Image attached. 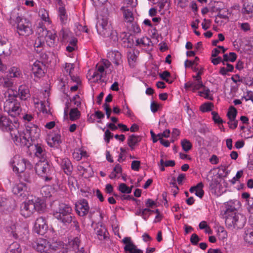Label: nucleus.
Masks as SVG:
<instances>
[{
  "instance_id": "f257e3e1",
  "label": "nucleus",
  "mask_w": 253,
  "mask_h": 253,
  "mask_svg": "<svg viewBox=\"0 0 253 253\" xmlns=\"http://www.w3.org/2000/svg\"><path fill=\"white\" fill-rule=\"evenodd\" d=\"M56 204L58 206L53 210L54 217L65 225L71 223V226L74 227L78 231H80L79 223L72 213L71 207L68 205L59 203L57 201L53 202L51 205V207L55 208Z\"/></svg>"
},
{
  "instance_id": "f03ea898",
  "label": "nucleus",
  "mask_w": 253,
  "mask_h": 253,
  "mask_svg": "<svg viewBox=\"0 0 253 253\" xmlns=\"http://www.w3.org/2000/svg\"><path fill=\"white\" fill-rule=\"evenodd\" d=\"M223 214L226 227L230 229H239L243 228L246 218L243 214L238 213L237 210L232 205L227 204Z\"/></svg>"
},
{
  "instance_id": "7ed1b4c3",
  "label": "nucleus",
  "mask_w": 253,
  "mask_h": 253,
  "mask_svg": "<svg viewBox=\"0 0 253 253\" xmlns=\"http://www.w3.org/2000/svg\"><path fill=\"white\" fill-rule=\"evenodd\" d=\"M4 96L5 98L7 97L4 102V111L7 112L9 115L13 117L19 115L21 108L20 103L16 99L18 97L17 91L8 89L5 92Z\"/></svg>"
},
{
  "instance_id": "20e7f679",
  "label": "nucleus",
  "mask_w": 253,
  "mask_h": 253,
  "mask_svg": "<svg viewBox=\"0 0 253 253\" xmlns=\"http://www.w3.org/2000/svg\"><path fill=\"white\" fill-rule=\"evenodd\" d=\"M9 19L16 23L17 32L19 35L27 36L33 33L31 22L19 16L16 11L11 12Z\"/></svg>"
},
{
  "instance_id": "39448f33",
  "label": "nucleus",
  "mask_w": 253,
  "mask_h": 253,
  "mask_svg": "<svg viewBox=\"0 0 253 253\" xmlns=\"http://www.w3.org/2000/svg\"><path fill=\"white\" fill-rule=\"evenodd\" d=\"M35 169L37 173L45 182H49L53 178L54 169L50 164L47 161L39 162L37 164Z\"/></svg>"
},
{
  "instance_id": "423d86ee",
  "label": "nucleus",
  "mask_w": 253,
  "mask_h": 253,
  "mask_svg": "<svg viewBox=\"0 0 253 253\" xmlns=\"http://www.w3.org/2000/svg\"><path fill=\"white\" fill-rule=\"evenodd\" d=\"M16 127L8 117L0 114V129L3 132H9L14 141L18 140Z\"/></svg>"
},
{
  "instance_id": "0eeeda50",
  "label": "nucleus",
  "mask_w": 253,
  "mask_h": 253,
  "mask_svg": "<svg viewBox=\"0 0 253 253\" xmlns=\"http://www.w3.org/2000/svg\"><path fill=\"white\" fill-rule=\"evenodd\" d=\"M12 167L13 171L17 173L23 172L25 169H31L33 168L32 165L28 160L25 159H20L19 157L14 158Z\"/></svg>"
},
{
  "instance_id": "6e6552de",
  "label": "nucleus",
  "mask_w": 253,
  "mask_h": 253,
  "mask_svg": "<svg viewBox=\"0 0 253 253\" xmlns=\"http://www.w3.org/2000/svg\"><path fill=\"white\" fill-rule=\"evenodd\" d=\"M96 27L98 33L103 37H109L110 35L112 27L106 18H103L99 20Z\"/></svg>"
},
{
  "instance_id": "1a4fd4ad",
  "label": "nucleus",
  "mask_w": 253,
  "mask_h": 253,
  "mask_svg": "<svg viewBox=\"0 0 253 253\" xmlns=\"http://www.w3.org/2000/svg\"><path fill=\"white\" fill-rule=\"evenodd\" d=\"M75 210L79 216H85L89 210L87 201L85 199L78 201L75 204Z\"/></svg>"
},
{
  "instance_id": "9d476101",
  "label": "nucleus",
  "mask_w": 253,
  "mask_h": 253,
  "mask_svg": "<svg viewBox=\"0 0 253 253\" xmlns=\"http://www.w3.org/2000/svg\"><path fill=\"white\" fill-rule=\"evenodd\" d=\"M47 228L48 226L45 217L41 216L36 219L34 225L35 232L40 235H43Z\"/></svg>"
},
{
  "instance_id": "9b49d317",
  "label": "nucleus",
  "mask_w": 253,
  "mask_h": 253,
  "mask_svg": "<svg viewBox=\"0 0 253 253\" xmlns=\"http://www.w3.org/2000/svg\"><path fill=\"white\" fill-rule=\"evenodd\" d=\"M35 206L32 201L23 203L20 207L21 214L24 217H29L35 211Z\"/></svg>"
},
{
  "instance_id": "f8f14e48",
  "label": "nucleus",
  "mask_w": 253,
  "mask_h": 253,
  "mask_svg": "<svg viewBox=\"0 0 253 253\" xmlns=\"http://www.w3.org/2000/svg\"><path fill=\"white\" fill-rule=\"evenodd\" d=\"M122 242L126 244L124 247L126 253H143V251L137 249L136 246L131 241L130 237H125Z\"/></svg>"
},
{
  "instance_id": "ddd939ff",
  "label": "nucleus",
  "mask_w": 253,
  "mask_h": 253,
  "mask_svg": "<svg viewBox=\"0 0 253 253\" xmlns=\"http://www.w3.org/2000/svg\"><path fill=\"white\" fill-rule=\"evenodd\" d=\"M26 134H28L31 142L37 139L40 135L41 130L37 126L30 124L26 126Z\"/></svg>"
},
{
  "instance_id": "4468645a",
  "label": "nucleus",
  "mask_w": 253,
  "mask_h": 253,
  "mask_svg": "<svg viewBox=\"0 0 253 253\" xmlns=\"http://www.w3.org/2000/svg\"><path fill=\"white\" fill-rule=\"evenodd\" d=\"M12 192L18 196L25 197L27 193V186L25 183L21 182L13 187Z\"/></svg>"
},
{
  "instance_id": "2eb2a0df",
  "label": "nucleus",
  "mask_w": 253,
  "mask_h": 253,
  "mask_svg": "<svg viewBox=\"0 0 253 253\" xmlns=\"http://www.w3.org/2000/svg\"><path fill=\"white\" fill-rule=\"evenodd\" d=\"M18 96L23 100H26L31 96L29 88L26 84H22L19 86Z\"/></svg>"
},
{
  "instance_id": "dca6fc26",
  "label": "nucleus",
  "mask_w": 253,
  "mask_h": 253,
  "mask_svg": "<svg viewBox=\"0 0 253 253\" xmlns=\"http://www.w3.org/2000/svg\"><path fill=\"white\" fill-rule=\"evenodd\" d=\"M96 234L97 235V238L100 240H107L109 239L108 235V232L104 226L101 225L99 226H97L95 229Z\"/></svg>"
},
{
  "instance_id": "f3484780",
  "label": "nucleus",
  "mask_w": 253,
  "mask_h": 253,
  "mask_svg": "<svg viewBox=\"0 0 253 253\" xmlns=\"http://www.w3.org/2000/svg\"><path fill=\"white\" fill-rule=\"evenodd\" d=\"M61 167L64 172L67 175H70L73 169V166L70 160L68 158H64L60 163Z\"/></svg>"
},
{
  "instance_id": "a211bd4d",
  "label": "nucleus",
  "mask_w": 253,
  "mask_h": 253,
  "mask_svg": "<svg viewBox=\"0 0 253 253\" xmlns=\"http://www.w3.org/2000/svg\"><path fill=\"white\" fill-rule=\"evenodd\" d=\"M222 170L223 172H225V175H222V174H221V173L218 174V175H217V176H215L214 178H212L211 180V182L210 183V187L211 189H215L216 188L217 185L220 184V179L221 176H223V177L227 176L228 172L226 170V168L224 167V168H223L222 169Z\"/></svg>"
},
{
  "instance_id": "6ab92c4d",
  "label": "nucleus",
  "mask_w": 253,
  "mask_h": 253,
  "mask_svg": "<svg viewBox=\"0 0 253 253\" xmlns=\"http://www.w3.org/2000/svg\"><path fill=\"white\" fill-rule=\"evenodd\" d=\"M62 141L61 140V135L58 133H55L53 135H50L48 141V144L50 147H55L58 148Z\"/></svg>"
},
{
  "instance_id": "aec40b11",
  "label": "nucleus",
  "mask_w": 253,
  "mask_h": 253,
  "mask_svg": "<svg viewBox=\"0 0 253 253\" xmlns=\"http://www.w3.org/2000/svg\"><path fill=\"white\" fill-rule=\"evenodd\" d=\"M47 242L46 240H40L36 243L35 248L36 250L41 253H48Z\"/></svg>"
},
{
  "instance_id": "412c9836",
  "label": "nucleus",
  "mask_w": 253,
  "mask_h": 253,
  "mask_svg": "<svg viewBox=\"0 0 253 253\" xmlns=\"http://www.w3.org/2000/svg\"><path fill=\"white\" fill-rule=\"evenodd\" d=\"M35 147V156L40 159V162L46 160V156L45 149H44L41 145L37 144Z\"/></svg>"
},
{
  "instance_id": "4be33fe9",
  "label": "nucleus",
  "mask_w": 253,
  "mask_h": 253,
  "mask_svg": "<svg viewBox=\"0 0 253 253\" xmlns=\"http://www.w3.org/2000/svg\"><path fill=\"white\" fill-rule=\"evenodd\" d=\"M11 202H12V200L0 196V208L7 211L11 210L13 209Z\"/></svg>"
},
{
  "instance_id": "5701e85b",
  "label": "nucleus",
  "mask_w": 253,
  "mask_h": 253,
  "mask_svg": "<svg viewBox=\"0 0 253 253\" xmlns=\"http://www.w3.org/2000/svg\"><path fill=\"white\" fill-rule=\"evenodd\" d=\"M204 185L202 182H200L197 184L196 186L191 187L189 191L191 193H193L195 191V195L200 197L202 198L204 194V191L203 190Z\"/></svg>"
},
{
  "instance_id": "b1692460",
  "label": "nucleus",
  "mask_w": 253,
  "mask_h": 253,
  "mask_svg": "<svg viewBox=\"0 0 253 253\" xmlns=\"http://www.w3.org/2000/svg\"><path fill=\"white\" fill-rule=\"evenodd\" d=\"M141 136H136L134 134L130 135L127 139V144L131 150H134L135 145L140 142Z\"/></svg>"
},
{
  "instance_id": "393cba45",
  "label": "nucleus",
  "mask_w": 253,
  "mask_h": 253,
  "mask_svg": "<svg viewBox=\"0 0 253 253\" xmlns=\"http://www.w3.org/2000/svg\"><path fill=\"white\" fill-rule=\"evenodd\" d=\"M13 80L6 75L0 77V86L5 88H9L13 86Z\"/></svg>"
},
{
  "instance_id": "a878e982",
  "label": "nucleus",
  "mask_w": 253,
  "mask_h": 253,
  "mask_svg": "<svg viewBox=\"0 0 253 253\" xmlns=\"http://www.w3.org/2000/svg\"><path fill=\"white\" fill-rule=\"evenodd\" d=\"M20 179L22 182L24 181L28 183H32L34 182V174L32 172L26 171L20 175Z\"/></svg>"
},
{
  "instance_id": "bb28decb",
  "label": "nucleus",
  "mask_w": 253,
  "mask_h": 253,
  "mask_svg": "<svg viewBox=\"0 0 253 253\" xmlns=\"http://www.w3.org/2000/svg\"><path fill=\"white\" fill-rule=\"evenodd\" d=\"M32 71L35 76L40 77L44 74V72L42 69L41 64L40 62H36L32 68Z\"/></svg>"
},
{
  "instance_id": "cd10ccee",
  "label": "nucleus",
  "mask_w": 253,
  "mask_h": 253,
  "mask_svg": "<svg viewBox=\"0 0 253 253\" xmlns=\"http://www.w3.org/2000/svg\"><path fill=\"white\" fill-rule=\"evenodd\" d=\"M65 245L62 242L60 241L53 242L49 245V248L51 250L60 253L65 247Z\"/></svg>"
},
{
  "instance_id": "c85d7f7f",
  "label": "nucleus",
  "mask_w": 253,
  "mask_h": 253,
  "mask_svg": "<svg viewBox=\"0 0 253 253\" xmlns=\"http://www.w3.org/2000/svg\"><path fill=\"white\" fill-rule=\"evenodd\" d=\"M22 249L17 242H13L9 245L5 253H21Z\"/></svg>"
},
{
  "instance_id": "c756f323",
  "label": "nucleus",
  "mask_w": 253,
  "mask_h": 253,
  "mask_svg": "<svg viewBox=\"0 0 253 253\" xmlns=\"http://www.w3.org/2000/svg\"><path fill=\"white\" fill-rule=\"evenodd\" d=\"M34 206H35V211H37L39 213H42L45 210V204L42 200L38 199L37 201L34 203Z\"/></svg>"
},
{
  "instance_id": "7c9ffc66",
  "label": "nucleus",
  "mask_w": 253,
  "mask_h": 253,
  "mask_svg": "<svg viewBox=\"0 0 253 253\" xmlns=\"http://www.w3.org/2000/svg\"><path fill=\"white\" fill-rule=\"evenodd\" d=\"M21 75V72L15 67L10 68L7 72L6 76L12 79V78H18Z\"/></svg>"
},
{
  "instance_id": "2f4dec72",
  "label": "nucleus",
  "mask_w": 253,
  "mask_h": 253,
  "mask_svg": "<svg viewBox=\"0 0 253 253\" xmlns=\"http://www.w3.org/2000/svg\"><path fill=\"white\" fill-rule=\"evenodd\" d=\"M223 57L222 64L225 65V62H234L237 59V54L235 52H230L229 55L227 54H224Z\"/></svg>"
},
{
  "instance_id": "473e14b6",
  "label": "nucleus",
  "mask_w": 253,
  "mask_h": 253,
  "mask_svg": "<svg viewBox=\"0 0 253 253\" xmlns=\"http://www.w3.org/2000/svg\"><path fill=\"white\" fill-rule=\"evenodd\" d=\"M69 116L70 119L72 121H74L79 119L81 116V112L77 108H73L70 110Z\"/></svg>"
},
{
  "instance_id": "72a5a7b5",
  "label": "nucleus",
  "mask_w": 253,
  "mask_h": 253,
  "mask_svg": "<svg viewBox=\"0 0 253 253\" xmlns=\"http://www.w3.org/2000/svg\"><path fill=\"white\" fill-rule=\"evenodd\" d=\"M26 135V133H25L24 135L20 136V138H18V140L16 142H19V139L20 140V142L21 143V144L22 146H26L27 148H29L31 145H32V143L30 142L29 138H27V137L25 136Z\"/></svg>"
},
{
  "instance_id": "f704fd0d",
  "label": "nucleus",
  "mask_w": 253,
  "mask_h": 253,
  "mask_svg": "<svg viewBox=\"0 0 253 253\" xmlns=\"http://www.w3.org/2000/svg\"><path fill=\"white\" fill-rule=\"evenodd\" d=\"M59 15L60 19L62 23L65 24L67 20V15L65 9L64 7H60L59 8Z\"/></svg>"
},
{
  "instance_id": "c9c22d12",
  "label": "nucleus",
  "mask_w": 253,
  "mask_h": 253,
  "mask_svg": "<svg viewBox=\"0 0 253 253\" xmlns=\"http://www.w3.org/2000/svg\"><path fill=\"white\" fill-rule=\"evenodd\" d=\"M216 11H218V13L217 16L220 18H223L229 20L228 14H229V10L228 9H222L219 8H216Z\"/></svg>"
},
{
  "instance_id": "e433bc0d",
  "label": "nucleus",
  "mask_w": 253,
  "mask_h": 253,
  "mask_svg": "<svg viewBox=\"0 0 253 253\" xmlns=\"http://www.w3.org/2000/svg\"><path fill=\"white\" fill-rule=\"evenodd\" d=\"M245 241L250 244H253V231L247 230L244 236Z\"/></svg>"
},
{
  "instance_id": "4c0bfd02",
  "label": "nucleus",
  "mask_w": 253,
  "mask_h": 253,
  "mask_svg": "<svg viewBox=\"0 0 253 253\" xmlns=\"http://www.w3.org/2000/svg\"><path fill=\"white\" fill-rule=\"evenodd\" d=\"M181 145L182 149L185 152H187L190 150L192 147V144L189 140L184 139L181 142Z\"/></svg>"
},
{
  "instance_id": "58836bf2",
  "label": "nucleus",
  "mask_w": 253,
  "mask_h": 253,
  "mask_svg": "<svg viewBox=\"0 0 253 253\" xmlns=\"http://www.w3.org/2000/svg\"><path fill=\"white\" fill-rule=\"evenodd\" d=\"M124 16L125 21L127 22H132L134 20L132 12L129 9H127L124 10Z\"/></svg>"
},
{
  "instance_id": "ea45409f",
  "label": "nucleus",
  "mask_w": 253,
  "mask_h": 253,
  "mask_svg": "<svg viewBox=\"0 0 253 253\" xmlns=\"http://www.w3.org/2000/svg\"><path fill=\"white\" fill-rule=\"evenodd\" d=\"M237 114V110L234 106H231L227 113V117L229 120H235Z\"/></svg>"
},
{
  "instance_id": "a19ab883",
  "label": "nucleus",
  "mask_w": 253,
  "mask_h": 253,
  "mask_svg": "<svg viewBox=\"0 0 253 253\" xmlns=\"http://www.w3.org/2000/svg\"><path fill=\"white\" fill-rule=\"evenodd\" d=\"M118 190L122 193L130 194L131 193V189L128 187L125 183H122L119 184Z\"/></svg>"
},
{
  "instance_id": "79ce46f5",
  "label": "nucleus",
  "mask_w": 253,
  "mask_h": 253,
  "mask_svg": "<svg viewBox=\"0 0 253 253\" xmlns=\"http://www.w3.org/2000/svg\"><path fill=\"white\" fill-rule=\"evenodd\" d=\"M211 115L212 116V120L215 124L218 125L222 124L223 121L220 117L217 112L215 111H212L211 112Z\"/></svg>"
},
{
  "instance_id": "37998d69",
  "label": "nucleus",
  "mask_w": 253,
  "mask_h": 253,
  "mask_svg": "<svg viewBox=\"0 0 253 253\" xmlns=\"http://www.w3.org/2000/svg\"><path fill=\"white\" fill-rule=\"evenodd\" d=\"M213 106V104L211 102L205 103L201 106L200 110L203 112H208L211 110V107Z\"/></svg>"
},
{
  "instance_id": "c03bdc74",
  "label": "nucleus",
  "mask_w": 253,
  "mask_h": 253,
  "mask_svg": "<svg viewBox=\"0 0 253 253\" xmlns=\"http://www.w3.org/2000/svg\"><path fill=\"white\" fill-rule=\"evenodd\" d=\"M243 14H248L253 15V5L248 4L247 5H244V8L242 9Z\"/></svg>"
},
{
  "instance_id": "a18cd8bd",
  "label": "nucleus",
  "mask_w": 253,
  "mask_h": 253,
  "mask_svg": "<svg viewBox=\"0 0 253 253\" xmlns=\"http://www.w3.org/2000/svg\"><path fill=\"white\" fill-rule=\"evenodd\" d=\"M80 244V240L78 237L75 238L70 243V245L72 246L74 250H79Z\"/></svg>"
},
{
  "instance_id": "49530a36",
  "label": "nucleus",
  "mask_w": 253,
  "mask_h": 253,
  "mask_svg": "<svg viewBox=\"0 0 253 253\" xmlns=\"http://www.w3.org/2000/svg\"><path fill=\"white\" fill-rule=\"evenodd\" d=\"M190 241L192 245H196L200 241V238L197 234L194 233L191 235Z\"/></svg>"
},
{
  "instance_id": "de8ad7c7",
  "label": "nucleus",
  "mask_w": 253,
  "mask_h": 253,
  "mask_svg": "<svg viewBox=\"0 0 253 253\" xmlns=\"http://www.w3.org/2000/svg\"><path fill=\"white\" fill-rule=\"evenodd\" d=\"M204 86L202 81H197V83H194V85L192 90L194 92L197 90L200 89L201 88H203Z\"/></svg>"
},
{
  "instance_id": "09e8293b",
  "label": "nucleus",
  "mask_w": 253,
  "mask_h": 253,
  "mask_svg": "<svg viewBox=\"0 0 253 253\" xmlns=\"http://www.w3.org/2000/svg\"><path fill=\"white\" fill-rule=\"evenodd\" d=\"M227 124L230 128L234 129L238 126V121L236 119H235V120H229Z\"/></svg>"
},
{
  "instance_id": "8fccbe9b",
  "label": "nucleus",
  "mask_w": 253,
  "mask_h": 253,
  "mask_svg": "<svg viewBox=\"0 0 253 253\" xmlns=\"http://www.w3.org/2000/svg\"><path fill=\"white\" fill-rule=\"evenodd\" d=\"M140 166V162L139 161H133L131 163V168L132 169L138 171Z\"/></svg>"
},
{
  "instance_id": "3c124183",
  "label": "nucleus",
  "mask_w": 253,
  "mask_h": 253,
  "mask_svg": "<svg viewBox=\"0 0 253 253\" xmlns=\"http://www.w3.org/2000/svg\"><path fill=\"white\" fill-rule=\"evenodd\" d=\"M170 130L169 129H166L163 133H160L157 134V137L159 138V140L160 138H168L169 136Z\"/></svg>"
},
{
  "instance_id": "603ef678",
  "label": "nucleus",
  "mask_w": 253,
  "mask_h": 253,
  "mask_svg": "<svg viewBox=\"0 0 253 253\" xmlns=\"http://www.w3.org/2000/svg\"><path fill=\"white\" fill-rule=\"evenodd\" d=\"M40 14H41V18L42 20L47 21L48 19V14L45 9H42L40 11Z\"/></svg>"
},
{
  "instance_id": "864d4df0",
  "label": "nucleus",
  "mask_w": 253,
  "mask_h": 253,
  "mask_svg": "<svg viewBox=\"0 0 253 253\" xmlns=\"http://www.w3.org/2000/svg\"><path fill=\"white\" fill-rule=\"evenodd\" d=\"M104 109L105 111L107 118L108 119L110 117V115L112 112V110L110 108L109 105L107 103H104L103 105Z\"/></svg>"
},
{
  "instance_id": "5fc2aeb1",
  "label": "nucleus",
  "mask_w": 253,
  "mask_h": 253,
  "mask_svg": "<svg viewBox=\"0 0 253 253\" xmlns=\"http://www.w3.org/2000/svg\"><path fill=\"white\" fill-rule=\"evenodd\" d=\"M243 170L238 171L237 172L236 176L235 177H234L232 178V179L231 180V183L232 184L235 183L236 181H237L239 178H240L241 177V176L243 175Z\"/></svg>"
},
{
  "instance_id": "6e6d98bb",
  "label": "nucleus",
  "mask_w": 253,
  "mask_h": 253,
  "mask_svg": "<svg viewBox=\"0 0 253 253\" xmlns=\"http://www.w3.org/2000/svg\"><path fill=\"white\" fill-rule=\"evenodd\" d=\"M199 58L198 57L195 58L194 61L186 60L185 62V66L186 68L192 67L196 61H199Z\"/></svg>"
},
{
  "instance_id": "4d7b16f0",
  "label": "nucleus",
  "mask_w": 253,
  "mask_h": 253,
  "mask_svg": "<svg viewBox=\"0 0 253 253\" xmlns=\"http://www.w3.org/2000/svg\"><path fill=\"white\" fill-rule=\"evenodd\" d=\"M149 211V214H151L153 212H154V210H152L149 208H145L144 209H139L138 211H137L136 212V215H141V214H144V211Z\"/></svg>"
},
{
  "instance_id": "13d9d810",
  "label": "nucleus",
  "mask_w": 253,
  "mask_h": 253,
  "mask_svg": "<svg viewBox=\"0 0 253 253\" xmlns=\"http://www.w3.org/2000/svg\"><path fill=\"white\" fill-rule=\"evenodd\" d=\"M160 107V105L157 103L156 102L153 101L151 104V110L153 113H156L158 111L159 108Z\"/></svg>"
},
{
  "instance_id": "bf43d9fd",
  "label": "nucleus",
  "mask_w": 253,
  "mask_h": 253,
  "mask_svg": "<svg viewBox=\"0 0 253 253\" xmlns=\"http://www.w3.org/2000/svg\"><path fill=\"white\" fill-rule=\"evenodd\" d=\"M114 42H116L118 40L119 38L118 37V33L116 31H113L111 30L110 35L109 37Z\"/></svg>"
},
{
  "instance_id": "052dcab7",
  "label": "nucleus",
  "mask_w": 253,
  "mask_h": 253,
  "mask_svg": "<svg viewBox=\"0 0 253 253\" xmlns=\"http://www.w3.org/2000/svg\"><path fill=\"white\" fill-rule=\"evenodd\" d=\"M145 205L148 208H153V207H157V204L155 202L151 200V199H148L147 200Z\"/></svg>"
},
{
  "instance_id": "680f3d73",
  "label": "nucleus",
  "mask_w": 253,
  "mask_h": 253,
  "mask_svg": "<svg viewBox=\"0 0 253 253\" xmlns=\"http://www.w3.org/2000/svg\"><path fill=\"white\" fill-rule=\"evenodd\" d=\"M125 3L127 4L128 6L133 7L137 5V0H124Z\"/></svg>"
},
{
  "instance_id": "e2e57ef3",
  "label": "nucleus",
  "mask_w": 253,
  "mask_h": 253,
  "mask_svg": "<svg viewBox=\"0 0 253 253\" xmlns=\"http://www.w3.org/2000/svg\"><path fill=\"white\" fill-rule=\"evenodd\" d=\"M43 45H44V42H42L41 41V40L40 38H38L36 40L35 43H34V47L35 48H38L42 47Z\"/></svg>"
},
{
  "instance_id": "0e129e2a",
  "label": "nucleus",
  "mask_w": 253,
  "mask_h": 253,
  "mask_svg": "<svg viewBox=\"0 0 253 253\" xmlns=\"http://www.w3.org/2000/svg\"><path fill=\"white\" fill-rule=\"evenodd\" d=\"M159 75L163 80H166V78L170 76V74L169 71H165L163 73H160Z\"/></svg>"
},
{
  "instance_id": "69168bd1",
  "label": "nucleus",
  "mask_w": 253,
  "mask_h": 253,
  "mask_svg": "<svg viewBox=\"0 0 253 253\" xmlns=\"http://www.w3.org/2000/svg\"><path fill=\"white\" fill-rule=\"evenodd\" d=\"M243 83L249 86L253 85V78L247 77L244 78Z\"/></svg>"
},
{
  "instance_id": "338daca9",
  "label": "nucleus",
  "mask_w": 253,
  "mask_h": 253,
  "mask_svg": "<svg viewBox=\"0 0 253 253\" xmlns=\"http://www.w3.org/2000/svg\"><path fill=\"white\" fill-rule=\"evenodd\" d=\"M203 91H204V94H205V96H204L205 98L209 99L211 100H212L213 99L212 97H209L210 90L208 87L204 86L203 87Z\"/></svg>"
},
{
  "instance_id": "774afa93",
  "label": "nucleus",
  "mask_w": 253,
  "mask_h": 253,
  "mask_svg": "<svg viewBox=\"0 0 253 253\" xmlns=\"http://www.w3.org/2000/svg\"><path fill=\"white\" fill-rule=\"evenodd\" d=\"M247 204L249 211L253 213V197L248 200Z\"/></svg>"
}]
</instances>
